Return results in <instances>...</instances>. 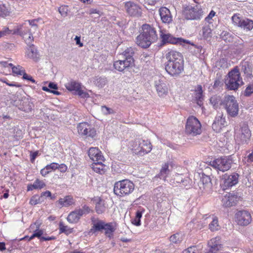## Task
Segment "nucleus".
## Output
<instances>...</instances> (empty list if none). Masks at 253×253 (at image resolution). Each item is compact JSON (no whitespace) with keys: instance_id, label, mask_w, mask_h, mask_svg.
Here are the masks:
<instances>
[{"instance_id":"f257e3e1","label":"nucleus","mask_w":253,"mask_h":253,"mask_svg":"<svg viewBox=\"0 0 253 253\" xmlns=\"http://www.w3.org/2000/svg\"><path fill=\"white\" fill-rule=\"evenodd\" d=\"M134 189V184L129 180L124 179L115 182L114 193L120 197H124L131 193Z\"/></svg>"},{"instance_id":"f03ea898","label":"nucleus","mask_w":253,"mask_h":253,"mask_svg":"<svg viewBox=\"0 0 253 253\" xmlns=\"http://www.w3.org/2000/svg\"><path fill=\"white\" fill-rule=\"evenodd\" d=\"M228 76L225 83L228 89L235 90L243 84L239 69L237 67L229 72Z\"/></svg>"},{"instance_id":"7ed1b4c3","label":"nucleus","mask_w":253,"mask_h":253,"mask_svg":"<svg viewBox=\"0 0 253 253\" xmlns=\"http://www.w3.org/2000/svg\"><path fill=\"white\" fill-rule=\"evenodd\" d=\"M203 13L201 6L199 5H188L183 10L184 17L189 20L200 21L203 18Z\"/></svg>"},{"instance_id":"20e7f679","label":"nucleus","mask_w":253,"mask_h":253,"mask_svg":"<svg viewBox=\"0 0 253 253\" xmlns=\"http://www.w3.org/2000/svg\"><path fill=\"white\" fill-rule=\"evenodd\" d=\"M228 115L231 117H236L239 113V104L233 95L225 96L222 102Z\"/></svg>"},{"instance_id":"39448f33","label":"nucleus","mask_w":253,"mask_h":253,"mask_svg":"<svg viewBox=\"0 0 253 253\" xmlns=\"http://www.w3.org/2000/svg\"><path fill=\"white\" fill-rule=\"evenodd\" d=\"M201 132V125L199 121L194 116L189 117L185 125V133L191 136H196Z\"/></svg>"},{"instance_id":"423d86ee","label":"nucleus","mask_w":253,"mask_h":253,"mask_svg":"<svg viewBox=\"0 0 253 253\" xmlns=\"http://www.w3.org/2000/svg\"><path fill=\"white\" fill-rule=\"evenodd\" d=\"M102 230H105V235L111 239L113 237L115 228L111 222L106 223L100 220L94 222L93 225L91 229V232L95 233L97 231H101Z\"/></svg>"},{"instance_id":"0eeeda50","label":"nucleus","mask_w":253,"mask_h":253,"mask_svg":"<svg viewBox=\"0 0 253 253\" xmlns=\"http://www.w3.org/2000/svg\"><path fill=\"white\" fill-rule=\"evenodd\" d=\"M26 23L17 26L16 28L13 29V34L21 36L24 39L27 44H31L33 41L34 38L31 31L28 27H26Z\"/></svg>"},{"instance_id":"6e6552de","label":"nucleus","mask_w":253,"mask_h":253,"mask_svg":"<svg viewBox=\"0 0 253 253\" xmlns=\"http://www.w3.org/2000/svg\"><path fill=\"white\" fill-rule=\"evenodd\" d=\"M232 20L234 25L247 31H251L253 29V20L241 17L238 14H234L232 17Z\"/></svg>"},{"instance_id":"1a4fd4ad","label":"nucleus","mask_w":253,"mask_h":253,"mask_svg":"<svg viewBox=\"0 0 253 253\" xmlns=\"http://www.w3.org/2000/svg\"><path fill=\"white\" fill-rule=\"evenodd\" d=\"M232 164V160L227 157L219 158L211 162V167L222 172L229 170Z\"/></svg>"},{"instance_id":"9d476101","label":"nucleus","mask_w":253,"mask_h":253,"mask_svg":"<svg viewBox=\"0 0 253 253\" xmlns=\"http://www.w3.org/2000/svg\"><path fill=\"white\" fill-rule=\"evenodd\" d=\"M239 175L236 172L225 173L221 176V182L224 189L231 187L238 183Z\"/></svg>"},{"instance_id":"9b49d317","label":"nucleus","mask_w":253,"mask_h":253,"mask_svg":"<svg viewBox=\"0 0 253 253\" xmlns=\"http://www.w3.org/2000/svg\"><path fill=\"white\" fill-rule=\"evenodd\" d=\"M165 69L171 76H178L184 70V63L166 62Z\"/></svg>"},{"instance_id":"f8f14e48","label":"nucleus","mask_w":253,"mask_h":253,"mask_svg":"<svg viewBox=\"0 0 253 253\" xmlns=\"http://www.w3.org/2000/svg\"><path fill=\"white\" fill-rule=\"evenodd\" d=\"M78 133L81 135L94 138L96 134L95 129L86 122L80 123L77 126Z\"/></svg>"},{"instance_id":"ddd939ff","label":"nucleus","mask_w":253,"mask_h":253,"mask_svg":"<svg viewBox=\"0 0 253 253\" xmlns=\"http://www.w3.org/2000/svg\"><path fill=\"white\" fill-rule=\"evenodd\" d=\"M160 38L162 39L161 45H163L167 43L171 44H183L185 43H188L189 42L186 40L180 38L173 37L170 34H165L162 31H161Z\"/></svg>"},{"instance_id":"4468645a","label":"nucleus","mask_w":253,"mask_h":253,"mask_svg":"<svg viewBox=\"0 0 253 253\" xmlns=\"http://www.w3.org/2000/svg\"><path fill=\"white\" fill-rule=\"evenodd\" d=\"M152 148V145L148 140L138 139L135 141V145L133 149L138 153L147 154L150 152Z\"/></svg>"},{"instance_id":"2eb2a0df","label":"nucleus","mask_w":253,"mask_h":253,"mask_svg":"<svg viewBox=\"0 0 253 253\" xmlns=\"http://www.w3.org/2000/svg\"><path fill=\"white\" fill-rule=\"evenodd\" d=\"M235 218L237 223L242 226L248 225L252 220L250 213L247 211H238L235 214Z\"/></svg>"},{"instance_id":"dca6fc26","label":"nucleus","mask_w":253,"mask_h":253,"mask_svg":"<svg viewBox=\"0 0 253 253\" xmlns=\"http://www.w3.org/2000/svg\"><path fill=\"white\" fill-rule=\"evenodd\" d=\"M125 8L127 13L130 16L139 17L142 15L140 6L131 1H127L125 3Z\"/></svg>"},{"instance_id":"f3484780","label":"nucleus","mask_w":253,"mask_h":253,"mask_svg":"<svg viewBox=\"0 0 253 253\" xmlns=\"http://www.w3.org/2000/svg\"><path fill=\"white\" fill-rule=\"evenodd\" d=\"M251 136V132L246 124H244L241 128L240 132L236 135V140L241 143H247Z\"/></svg>"},{"instance_id":"a211bd4d","label":"nucleus","mask_w":253,"mask_h":253,"mask_svg":"<svg viewBox=\"0 0 253 253\" xmlns=\"http://www.w3.org/2000/svg\"><path fill=\"white\" fill-rule=\"evenodd\" d=\"M155 86L159 96L163 97L168 94V87L163 77L155 81Z\"/></svg>"},{"instance_id":"6ab92c4d","label":"nucleus","mask_w":253,"mask_h":253,"mask_svg":"<svg viewBox=\"0 0 253 253\" xmlns=\"http://www.w3.org/2000/svg\"><path fill=\"white\" fill-rule=\"evenodd\" d=\"M142 33L145 35L152 42H154L158 39V36L155 29L149 24H143L142 26Z\"/></svg>"},{"instance_id":"aec40b11","label":"nucleus","mask_w":253,"mask_h":253,"mask_svg":"<svg viewBox=\"0 0 253 253\" xmlns=\"http://www.w3.org/2000/svg\"><path fill=\"white\" fill-rule=\"evenodd\" d=\"M167 62L184 63L182 54L175 50H170L166 54Z\"/></svg>"},{"instance_id":"412c9836","label":"nucleus","mask_w":253,"mask_h":253,"mask_svg":"<svg viewBox=\"0 0 253 253\" xmlns=\"http://www.w3.org/2000/svg\"><path fill=\"white\" fill-rule=\"evenodd\" d=\"M128 62L125 59H120L116 61L114 63V67L115 69L123 72L125 70H128L130 68H132L134 65L131 62Z\"/></svg>"},{"instance_id":"4be33fe9","label":"nucleus","mask_w":253,"mask_h":253,"mask_svg":"<svg viewBox=\"0 0 253 253\" xmlns=\"http://www.w3.org/2000/svg\"><path fill=\"white\" fill-rule=\"evenodd\" d=\"M159 14L163 23L169 24L172 21V16L170 10L166 7H162L159 10Z\"/></svg>"},{"instance_id":"5701e85b","label":"nucleus","mask_w":253,"mask_h":253,"mask_svg":"<svg viewBox=\"0 0 253 253\" xmlns=\"http://www.w3.org/2000/svg\"><path fill=\"white\" fill-rule=\"evenodd\" d=\"M88 154L90 159L93 162L104 161V157L101 151L96 147L90 148L88 150Z\"/></svg>"},{"instance_id":"b1692460","label":"nucleus","mask_w":253,"mask_h":253,"mask_svg":"<svg viewBox=\"0 0 253 253\" xmlns=\"http://www.w3.org/2000/svg\"><path fill=\"white\" fill-rule=\"evenodd\" d=\"M148 38L142 32L136 38V43L142 48H146L149 47L152 43Z\"/></svg>"},{"instance_id":"393cba45","label":"nucleus","mask_w":253,"mask_h":253,"mask_svg":"<svg viewBox=\"0 0 253 253\" xmlns=\"http://www.w3.org/2000/svg\"><path fill=\"white\" fill-rule=\"evenodd\" d=\"M225 119L221 114L216 117L212 125V127L216 131H219L222 127L225 126Z\"/></svg>"},{"instance_id":"a878e982","label":"nucleus","mask_w":253,"mask_h":253,"mask_svg":"<svg viewBox=\"0 0 253 253\" xmlns=\"http://www.w3.org/2000/svg\"><path fill=\"white\" fill-rule=\"evenodd\" d=\"M220 240V237H216L211 239L210 241L209 242L208 245L212 253H215L222 248V245L221 244Z\"/></svg>"},{"instance_id":"bb28decb","label":"nucleus","mask_w":253,"mask_h":253,"mask_svg":"<svg viewBox=\"0 0 253 253\" xmlns=\"http://www.w3.org/2000/svg\"><path fill=\"white\" fill-rule=\"evenodd\" d=\"M29 47L27 49L26 52V56L35 61H37L39 58V54L37 52V49L33 44H28Z\"/></svg>"},{"instance_id":"cd10ccee","label":"nucleus","mask_w":253,"mask_h":253,"mask_svg":"<svg viewBox=\"0 0 253 253\" xmlns=\"http://www.w3.org/2000/svg\"><path fill=\"white\" fill-rule=\"evenodd\" d=\"M82 211H79L78 209L71 212L67 217V221L70 223H77L82 216Z\"/></svg>"},{"instance_id":"c85d7f7f","label":"nucleus","mask_w":253,"mask_h":253,"mask_svg":"<svg viewBox=\"0 0 253 253\" xmlns=\"http://www.w3.org/2000/svg\"><path fill=\"white\" fill-rule=\"evenodd\" d=\"M15 92L16 91L14 90H11L8 88H4L0 95V99L4 101L6 105H7V103L10 102L11 97L13 96H12V93H15Z\"/></svg>"},{"instance_id":"c756f323","label":"nucleus","mask_w":253,"mask_h":253,"mask_svg":"<svg viewBox=\"0 0 253 253\" xmlns=\"http://www.w3.org/2000/svg\"><path fill=\"white\" fill-rule=\"evenodd\" d=\"M104 161H99L93 162L91 167L92 169L96 172L103 174L106 170L107 167L103 164Z\"/></svg>"},{"instance_id":"7c9ffc66","label":"nucleus","mask_w":253,"mask_h":253,"mask_svg":"<svg viewBox=\"0 0 253 253\" xmlns=\"http://www.w3.org/2000/svg\"><path fill=\"white\" fill-rule=\"evenodd\" d=\"M134 54V49L132 47H127L122 54L123 59L126 60L128 62L130 61L132 65H134V61L133 56Z\"/></svg>"},{"instance_id":"2f4dec72","label":"nucleus","mask_w":253,"mask_h":253,"mask_svg":"<svg viewBox=\"0 0 253 253\" xmlns=\"http://www.w3.org/2000/svg\"><path fill=\"white\" fill-rule=\"evenodd\" d=\"M236 198L230 193H228L222 199V204L225 207H229L235 204Z\"/></svg>"},{"instance_id":"473e14b6","label":"nucleus","mask_w":253,"mask_h":253,"mask_svg":"<svg viewBox=\"0 0 253 253\" xmlns=\"http://www.w3.org/2000/svg\"><path fill=\"white\" fill-rule=\"evenodd\" d=\"M91 82L95 86L99 88L103 87L108 82L106 78L99 76H95L92 78Z\"/></svg>"},{"instance_id":"72a5a7b5","label":"nucleus","mask_w":253,"mask_h":253,"mask_svg":"<svg viewBox=\"0 0 253 253\" xmlns=\"http://www.w3.org/2000/svg\"><path fill=\"white\" fill-rule=\"evenodd\" d=\"M95 201H96L95 204L96 212L98 214L103 213L106 210L104 201L100 198H97Z\"/></svg>"},{"instance_id":"f704fd0d","label":"nucleus","mask_w":253,"mask_h":253,"mask_svg":"<svg viewBox=\"0 0 253 253\" xmlns=\"http://www.w3.org/2000/svg\"><path fill=\"white\" fill-rule=\"evenodd\" d=\"M57 202L62 207H68L74 203L73 197L70 196H67L63 198H60Z\"/></svg>"},{"instance_id":"c9c22d12","label":"nucleus","mask_w":253,"mask_h":253,"mask_svg":"<svg viewBox=\"0 0 253 253\" xmlns=\"http://www.w3.org/2000/svg\"><path fill=\"white\" fill-rule=\"evenodd\" d=\"M65 86L68 90L75 91V93L81 87V85L80 83L74 81L67 83L65 84Z\"/></svg>"},{"instance_id":"e433bc0d","label":"nucleus","mask_w":253,"mask_h":253,"mask_svg":"<svg viewBox=\"0 0 253 253\" xmlns=\"http://www.w3.org/2000/svg\"><path fill=\"white\" fill-rule=\"evenodd\" d=\"M169 165L165 164L162 168L160 172L158 174V177L161 179L165 180L167 176L170 172V169H169Z\"/></svg>"},{"instance_id":"4c0bfd02","label":"nucleus","mask_w":253,"mask_h":253,"mask_svg":"<svg viewBox=\"0 0 253 253\" xmlns=\"http://www.w3.org/2000/svg\"><path fill=\"white\" fill-rule=\"evenodd\" d=\"M210 103L212 105L214 109L218 107L219 105L222 104L221 97L218 95H213L210 98Z\"/></svg>"},{"instance_id":"58836bf2","label":"nucleus","mask_w":253,"mask_h":253,"mask_svg":"<svg viewBox=\"0 0 253 253\" xmlns=\"http://www.w3.org/2000/svg\"><path fill=\"white\" fill-rule=\"evenodd\" d=\"M18 108L23 111L27 112L31 109V107L29 104V102L27 99L20 100Z\"/></svg>"},{"instance_id":"ea45409f","label":"nucleus","mask_w":253,"mask_h":253,"mask_svg":"<svg viewBox=\"0 0 253 253\" xmlns=\"http://www.w3.org/2000/svg\"><path fill=\"white\" fill-rule=\"evenodd\" d=\"M204 39L207 40L211 37V30L209 26H204L201 34Z\"/></svg>"},{"instance_id":"a19ab883","label":"nucleus","mask_w":253,"mask_h":253,"mask_svg":"<svg viewBox=\"0 0 253 253\" xmlns=\"http://www.w3.org/2000/svg\"><path fill=\"white\" fill-rule=\"evenodd\" d=\"M142 215V211H137L135 214V217L134 219H131V223L137 226L141 225V218Z\"/></svg>"},{"instance_id":"79ce46f5","label":"nucleus","mask_w":253,"mask_h":253,"mask_svg":"<svg viewBox=\"0 0 253 253\" xmlns=\"http://www.w3.org/2000/svg\"><path fill=\"white\" fill-rule=\"evenodd\" d=\"M201 181L202 182L205 187L211 188L212 184L211 182V179L210 176L207 175L205 174H202L201 177Z\"/></svg>"},{"instance_id":"37998d69","label":"nucleus","mask_w":253,"mask_h":253,"mask_svg":"<svg viewBox=\"0 0 253 253\" xmlns=\"http://www.w3.org/2000/svg\"><path fill=\"white\" fill-rule=\"evenodd\" d=\"M220 36L226 42H232L233 41V37L228 32L223 31L220 35Z\"/></svg>"},{"instance_id":"c03bdc74","label":"nucleus","mask_w":253,"mask_h":253,"mask_svg":"<svg viewBox=\"0 0 253 253\" xmlns=\"http://www.w3.org/2000/svg\"><path fill=\"white\" fill-rule=\"evenodd\" d=\"M182 240V235L180 233L175 234L170 237V241L175 244L180 243Z\"/></svg>"},{"instance_id":"a18cd8bd","label":"nucleus","mask_w":253,"mask_h":253,"mask_svg":"<svg viewBox=\"0 0 253 253\" xmlns=\"http://www.w3.org/2000/svg\"><path fill=\"white\" fill-rule=\"evenodd\" d=\"M209 228L212 231H216L219 229V225L218 223V220L217 217H214L212 218V221L209 224Z\"/></svg>"},{"instance_id":"49530a36","label":"nucleus","mask_w":253,"mask_h":253,"mask_svg":"<svg viewBox=\"0 0 253 253\" xmlns=\"http://www.w3.org/2000/svg\"><path fill=\"white\" fill-rule=\"evenodd\" d=\"M59 229L61 232L65 233L66 234H69L73 232V229L65 225L62 222L59 223Z\"/></svg>"},{"instance_id":"de8ad7c7","label":"nucleus","mask_w":253,"mask_h":253,"mask_svg":"<svg viewBox=\"0 0 253 253\" xmlns=\"http://www.w3.org/2000/svg\"><path fill=\"white\" fill-rule=\"evenodd\" d=\"M11 99L10 102L7 103V105H13L15 106H19V103L20 102V99H18V96L15 94V93H12Z\"/></svg>"},{"instance_id":"09e8293b","label":"nucleus","mask_w":253,"mask_h":253,"mask_svg":"<svg viewBox=\"0 0 253 253\" xmlns=\"http://www.w3.org/2000/svg\"><path fill=\"white\" fill-rule=\"evenodd\" d=\"M9 11L4 4H0V17H5L9 15Z\"/></svg>"},{"instance_id":"8fccbe9b","label":"nucleus","mask_w":253,"mask_h":253,"mask_svg":"<svg viewBox=\"0 0 253 253\" xmlns=\"http://www.w3.org/2000/svg\"><path fill=\"white\" fill-rule=\"evenodd\" d=\"M45 186V184L44 182L39 179H37L34 182L33 187H35V189H41Z\"/></svg>"},{"instance_id":"3c124183","label":"nucleus","mask_w":253,"mask_h":253,"mask_svg":"<svg viewBox=\"0 0 253 253\" xmlns=\"http://www.w3.org/2000/svg\"><path fill=\"white\" fill-rule=\"evenodd\" d=\"M195 97L196 100L203 99V91L201 85H198L195 91Z\"/></svg>"},{"instance_id":"603ef678","label":"nucleus","mask_w":253,"mask_h":253,"mask_svg":"<svg viewBox=\"0 0 253 253\" xmlns=\"http://www.w3.org/2000/svg\"><path fill=\"white\" fill-rule=\"evenodd\" d=\"M13 29L9 30L8 27H4L2 30L0 31V38L10 34H13Z\"/></svg>"},{"instance_id":"864d4df0","label":"nucleus","mask_w":253,"mask_h":253,"mask_svg":"<svg viewBox=\"0 0 253 253\" xmlns=\"http://www.w3.org/2000/svg\"><path fill=\"white\" fill-rule=\"evenodd\" d=\"M183 175L182 174H178L174 178V180L177 183H182L183 185H186L188 180L187 179L183 178Z\"/></svg>"},{"instance_id":"5fc2aeb1","label":"nucleus","mask_w":253,"mask_h":253,"mask_svg":"<svg viewBox=\"0 0 253 253\" xmlns=\"http://www.w3.org/2000/svg\"><path fill=\"white\" fill-rule=\"evenodd\" d=\"M199 251L196 246H191L184 250L182 253H199Z\"/></svg>"},{"instance_id":"6e6d98bb","label":"nucleus","mask_w":253,"mask_h":253,"mask_svg":"<svg viewBox=\"0 0 253 253\" xmlns=\"http://www.w3.org/2000/svg\"><path fill=\"white\" fill-rule=\"evenodd\" d=\"M11 68L12 69V72L17 75H22L24 72V71L21 70L22 68L19 65H18L17 66H14L12 65V66Z\"/></svg>"},{"instance_id":"4d7b16f0","label":"nucleus","mask_w":253,"mask_h":253,"mask_svg":"<svg viewBox=\"0 0 253 253\" xmlns=\"http://www.w3.org/2000/svg\"><path fill=\"white\" fill-rule=\"evenodd\" d=\"M101 111L105 115L114 114L115 113L112 109L106 106H102L101 107Z\"/></svg>"},{"instance_id":"13d9d810","label":"nucleus","mask_w":253,"mask_h":253,"mask_svg":"<svg viewBox=\"0 0 253 253\" xmlns=\"http://www.w3.org/2000/svg\"><path fill=\"white\" fill-rule=\"evenodd\" d=\"M253 93V84H249L246 88L244 95L246 96H250Z\"/></svg>"},{"instance_id":"bf43d9fd","label":"nucleus","mask_w":253,"mask_h":253,"mask_svg":"<svg viewBox=\"0 0 253 253\" xmlns=\"http://www.w3.org/2000/svg\"><path fill=\"white\" fill-rule=\"evenodd\" d=\"M59 164L56 163H52L46 166L47 169L50 172L52 170H54L58 169Z\"/></svg>"},{"instance_id":"052dcab7","label":"nucleus","mask_w":253,"mask_h":253,"mask_svg":"<svg viewBox=\"0 0 253 253\" xmlns=\"http://www.w3.org/2000/svg\"><path fill=\"white\" fill-rule=\"evenodd\" d=\"M43 234V231L42 230H37L34 232V233L29 238V240H31L34 237H38L41 239L42 237V235Z\"/></svg>"},{"instance_id":"680f3d73","label":"nucleus","mask_w":253,"mask_h":253,"mask_svg":"<svg viewBox=\"0 0 253 253\" xmlns=\"http://www.w3.org/2000/svg\"><path fill=\"white\" fill-rule=\"evenodd\" d=\"M40 203V198L38 196H33L30 201V204L32 205H35Z\"/></svg>"},{"instance_id":"e2e57ef3","label":"nucleus","mask_w":253,"mask_h":253,"mask_svg":"<svg viewBox=\"0 0 253 253\" xmlns=\"http://www.w3.org/2000/svg\"><path fill=\"white\" fill-rule=\"evenodd\" d=\"M78 210L80 211H81L82 213V216L84 214H87L90 211V209L89 208L86 206V205H84L82 209H78Z\"/></svg>"},{"instance_id":"0e129e2a","label":"nucleus","mask_w":253,"mask_h":253,"mask_svg":"<svg viewBox=\"0 0 253 253\" xmlns=\"http://www.w3.org/2000/svg\"><path fill=\"white\" fill-rule=\"evenodd\" d=\"M75 94H78L79 96L83 98H86L89 96L88 93H86L84 90L81 89V88L79 89V90H77Z\"/></svg>"},{"instance_id":"69168bd1","label":"nucleus","mask_w":253,"mask_h":253,"mask_svg":"<svg viewBox=\"0 0 253 253\" xmlns=\"http://www.w3.org/2000/svg\"><path fill=\"white\" fill-rule=\"evenodd\" d=\"M42 89L44 91L49 92L50 93H52L55 95L60 94V93L59 91L54 90H51V89H50V88L48 87V86H42Z\"/></svg>"},{"instance_id":"338daca9","label":"nucleus","mask_w":253,"mask_h":253,"mask_svg":"<svg viewBox=\"0 0 253 253\" xmlns=\"http://www.w3.org/2000/svg\"><path fill=\"white\" fill-rule=\"evenodd\" d=\"M68 8L66 6L60 7L59 8V12L62 15L66 16L67 14Z\"/></svg>"},{"instance_id":"774afa93","label":"nucleus","mask_w":253,"mask_h":253,"mask_svg":"<svg viewBox=\"0 0 253 253\" xmlns=\"http://www.w3.org/2000/svg\"><path fill=\"white\" fill-rule=\"evenodd\" d=\"M0 65L1 67H3L4 68H9L12 66V63H8L7 61H0Z\"/></svg>"}]
</instances>
